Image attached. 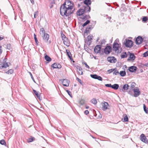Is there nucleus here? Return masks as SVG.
Instances as JSON below:
<instances>
[{"label": "nucleus", "mask_w": 148, "mask_h": 148, "mask_svg": "<svg viewBox=\"0 0 148 148\" xmlns=\"http://www.w3.org/2000/svg\"><path fill=\"white\" fill-rule=\"evenodd\" d=\"M74 4L69 0H66L64 3L60 8V14L62 16H69L72 13V9L73 8Z\"/></svg>", "instance_id": "f257e3e1"}, {"label": "nucleus", "mask_w": 148, "mask_h": 148, "mask_svg": "<svg viewBox=\"0 0 148 148\" xmlns=\"http://www.w3.org/2000/svg\"><path fill=\"white\" fill-rule=\"evenodd\" d=\"M119 40L116 39L114 41L113 45V50L117 52H119V49H120V45L117 42Z\"/></svg>", "instance_id": "f03ea898"}, {"label": "nucleus", "mask_w": 148, "mask_h": 148, "mask_svg": "<svg viewBox=\"0 0 148 148\" xmlns=\"http://www.w3.org/2000/svg\"><path fill=\"white\" fill-rule=\"evenodd\" d=\"M61 36L64 45L67 47L69 46L70 45V42L68 38L62 33H61Z\"/></svg>", "instance_id": "7ed1b4c3"}, {"label": "nucleus", "mask_w": 148, "mask_h": 148, "mask_svg": "<svg viewBox=\"0 0 148 148\" xmlns=\"http://www.w3.org/2000/svg\"><path fill=\"white\" fill-rule=\"evenodd\" d=\"M102 106L101 109L103 111H105L109 109V106L108 103L106 102H104L101 103Z\"/></svg>", "instance_id": "20e7f679"}, {"label": "nucleus", "mask_w": 148, "mask_h": 148, "mask_svg": "<svg viewBox=\"0 0 148 148\" xmlns=\"http://www.w3.org/2000/svg\"><path fill=\"white\" fill-rule=\"evenodd\" d=\"M92 39V36L89 35L88 36L87 39L85 41V44L84 45V47H85L86 45L89 46L90 44Z\"/></svg>", "instance_id": "39448f33"}, {"label": "nucleus", "mask_w": 148, "mask_h": 148, "mask_svg": "<svg viewBox=\"0 0 148 148\" xmlns=\"http://www.w3.org/2000/svg\"><path fill=\"white\" fill-rule=\"evenodd\" d=\"M60 82L62 83L64 86H68L69 85V81L67 79H65L62 80L60 79L59 80Z\"/></svg>", "instance_id": "423d86ee"}, {"label": "nucleus", "mask_w": 148, "mask_h": 148, "mask_svg": "<svg viewBox=\"0 0 148 148\" xmlns=\"http://www.w3.org/2000/svg\"><path fill=\"white\" fill-rule=\"evenodd\" d=\"M133 42L132 40H126L125 44L127 47H131L133 46Z\"/></svg>", "instance_id": "0eeeda50"}, {"label": "nucleus", "mask_w": 148, "mask_h": 148, "mask_svg": "<svg viewBox=\"0 0 148 148\" xmlns=\"http://www.w3.org/2000/svg\"><path fill=\"white\" fill-rule=\"evenodd\" d=\"M140 140L143 142L145 143H147L148 141L147 138L144 134H142L140 137Z\"/></svg>", "instance_id": "6e6552de"}, {"label": "nucleus", "mask_w": 148, "mask_h": 148, "mask_svg": "<svg viewBox=\"0 0 148 148\" xmlns=\"http://www.w3.org/2000/svg\"><path fill=\"white\" fill-rule=\"evenodd\" d=\"M129 87L128 84H125L124 85L123 87L120 86L119 89L122 91L124 92L128 89Z\"/></svg>", "instance_id": "1a4fd4ad"}, {"label": "nucleus", "mask_w": 148, "mask_h": 148, "mask_svg": "<svg viewBox=\"0 0 148 148\" xmlns=\"http://www.w3.org/2000/svg\"><path fill=\"white\" fill-rule=\"evenodd\" d=\"M133 90L134 93V97H137L140 95V91L138 88H137L134 89Z\"/></svg>", "instance_id": "9d476101"}, {"label": "nucleus", "mask_w": 148, "mask_h": 148, "mask_svg": "<svg viewBox=\"0 0 148 148\" xmlns=\"http://www.w3.org/2000/svg\"><path fill=\"white\" fill-rule=\"evenodd\" d=\"M107 59L108 62L111 63H115L116 61V59L114 57H108Z\"/></svg>", "instance_id": "9b49d317"}, {"label": "nucleus", "mask_w": 148, "mask_h": 148, "mask_svg": "<svg viewBox=\"0 0 148 148\" xmlns=\"http://www.w3.org/2000/svg\"><path fill=\"white\" fill-rule=\"evenodd\" d=\"M111 47L110 46L106 47L104 49V52L106 54H108L111 52Z\"/></svg>", "instance_id": "f8f14e48"}, {"label": "nucleus", "mask_w": 148, "mask_h": 148, "mask_svg": "<svg viewBox=\"0 0 148 148\" xmlns=\"http://www.w3.org/2000/svg\"><path fill=\"white\" fill-rule=\"evenodd\" d=\"M43 40L45 42H47L49 38V35L47 34L42 36Z\"/></svg>", "instance_id": "ddd939ff"}, {"label": "nucleus", "mask_w": 148, "mask_h": 148, "mask_svg": "<svg viewBox=\"0 0 148 148\" xmlns=\"http://www.w3.org/2000/svg\"><path fill=\"white\" fill-rule=\"evenodd\" d=\"M143 41L142 38L140 36H138L136 38L135 42L137 44H139L142 43Z\"/></svg>", "instance_id": "4468645a"}, {"label": "nucleus", "mask_w": 148, "mask_h": 148, "mask_svg": "<svg viewBox=\"0 0 148 148\" xmlns=\"http://www.w3.org/2000/svg\"><path fill=\"white\" fill-rule=\"evenodd\" d=\"M130 53V56L129 58H128L127 60H134L135 58V56H134V53Z\"/></svg>", "instance_id": "2eb2a0df"}, {"label": "nucleus", "mask_w": 148, "mask_h": 148, "mask_svg": "<svg viewBox=\"0 0 148 148\" xmlns=\"http://www.w3.org/2000/svg\"><path fill=\"white\" fill-rule=\"evenodd\" d=\"M51 66L53 68H58L60 69L62 67L61 65L59 63H54Z\"/></svg>", "instance_id": "dca6fc26"}, {"label": "nucleus", "mask_w": 148, "mask_h": 148, "mask_svg": "<svg viewBox=\"0 0 148 148\" xmlns=\"http://www.w3.org/2000/svg\"><path fill=\"white\" fill-rule=\"evenodd\" d=\"M101 49V46L100 45H97L94 48V50L96 53H98L100 51Z\"/></svg>", "instance_id": "f3484780"}, {"label": "nucleus", "mask_w": 148, "mask_h": 148, "mask_svg": "<svg viewBox=\"0 0 148 148\" xmlns=\"http://www.w3.org/2000/svg\"><path fill=\"white\" fill-rule=\"evenodd\" d=\"M9 65L7 62H5L0 64V69L6 68L8 67Z\"/></svg>", "instance_id": "a211bd4d"}, {"label": "nucleus", "mask_w": 148, "mask_h": 148, "mask_svg": "<svg viewBox=\"0 0 148 148\" xmlns=\"http://www.w3.org/2000/svg\"><path fill=\"white\" fill-rule=\"evenodd\" d=\"M84 12V9H79L77 12V14L78 16H80L83 14Z\"/></svg>", "instance_id": "6ab92c4d"}, {"label": "nucleus", "mask_w": 148, "mask_h": 148, "mask_svg": "<svg viewBox=\"0 0 148 148\" xmlns=\"http://www.w3.org/2000/svg\"><path fill=\"white\" fill-rule=\"evenodd\" d=\"M84 12H90V7L88 5H86L84 7Z\"/></svg>", "instance_id": "aec40b11"}, {"label": "nucleus", "mask_w": 148, "mask_h": 148, "mask_svg": "<svg viewBox=\"0 0 148 148\" xmlns=\"http://www.w3.org/2000/svg\"><path fill=\"white\" fill-rule=\"evenodd\" d=\"M77 71L78 73L81 75H83V72L82 71V68L79 66H77Z\"/></svg>", "instance_id": "412c9836"}, {"label": "nucleus", "mask_w": 148, "mask_h": 148, "mask_svg": "<svg viewBox=\"0 0 148 148\" xmlns=\"http://www.w3.org/2000/svg\"><path fill=\"white\" fill-rule=\"evenodd\" d=\"M66 52L67 55H68L69 58L71 60V61L73 60V59L72 58V56L69 50L66 49Z\"/></svg>", "instance_id": "4be33fe9"}, {"label": "nucleus", "mask_w": 148, "mask_h": 148, "mask_svg": "<svg viewBox=\"0 0 148 148\" xmlns=\"http://www.w3.org/2000/svg\"><path fill=\"white\" fill-rule=\"evenodd\" d=\"M136 70V67L134 66H132L129 68V71L131 72H135Z\"/></svg>", "instance_id": "5701e85b"}, {"label": "nucleus", "mask_w": 148, "mask_h": 148, "mask_svg": "<svg viewBox=\"0 0 148 148\" xmlns=\"http://www.w3.org/2000/svg\"><path fill=\"white\" fill-rule=\"evenodd\" d=\"M40 33L41 36L46 34L45 29L43 28H42L40 29Z\"/></svg>", "instance_id": "b1692460"}, {"label": "nucleus", "mask_w": 148, "mask_h": 148, "mask_svg": "<svg viewBox=\"0 0 148 148\" xmlns=\"http://www.w3.org/2000/svg\"><path fill=\"white\" fill-rule=\"evenodd\" d=\"M91 1L90 0H85L84 1V3L86 5H90L91 4Z\"/></svg>", "instance_id": "393cba45"}, {"label": "nucleus", "mask_w": 148, "mask_h": 148, "mask_svg": "<svg viewBox=\"0 0 148 148\" xmlns=\"http://www.w3.org/2000/svg\"><path fill=\"white\" fill-rule=\"evenodd\" d=\"M119 85L117 84H115L112 85V88L116 90L119 88Z\"/></svg>", "instance_id": "a878e982"}, {"label": "nucleus", "mask_w": 148, "mask_h": 148, "mask_svg": "<svg viewBox=\"0 0 148 148\" xmlns=\"http://www.w3.org/2000/svg\"><path fill=\"white\" fill-rule=\"evenodd\" d=\"M135 86V84L134 82H131L129 84V87L131 88H133Z\"/></svg>", "instance_id": "bb28decb"}, {"label": "nucleus", "mask_w": 148, "mask_h": 148, "mask_svg": "<svg viewBox=\"0 0 148 148\" xmlns=\"http://www.w3.org/2000/svg\"><path fill=\"white\" fill-rule=\"evenodd\" d=\"M45 57L46 60L48 62H50L51 60V58L47 55L45 56Z\"/></svg>", "instance_id": "cd10ccee"}, {"label": "nucleus", "mask_w": 148, "mask_h": 148, "mask_svg": "<svg viewBox=\"0 0 148 148\" xmlns=\"http://www.w3.org/2000/svg\"><path fill=\"white\" fill-rule=\"evenodd\" d=\"M85 100L83 99H81L79 101V103L81 105H82L85 103Z\"/></svg>", "instance_id": "c85d7f7f"}, {"label": "nucleus", "mask_w": 148, "mask_h": 148, "mask_svg": "<svg viewBox=\"0 0 148 148\" xmlns=\"http://www.w3.org/2000/svg\"><path fill=\"white\" fill-rule=\"evenodd\" d=\"M127 55L126 52H124L122 54L121 56V57L123 58H126L127 57Z\"/></svg>", "instance_id": "c756f323"}, {"label": "nucleus", "mask_w": 148, "mask_h": 148, "mask_svg": "<svg viewBox=\"0 0 148 148\" xmlns=\"http://www.w3.org/2000/svg\"><path fill=\"white\" fill-rule=\"evenodd\" d=\"M120 74L121 76H124L125 75L126 73L125 71H121L120 72Z\"/></svg>", "instance_id": "7c9ffc66"}, {"label": "nucleus", "mask_w": 148, "mask_h": 148, "mask_svg": "<svg viewBox=\"0 0 148 148\" xmlns=\"http://www.w3.org/2000/svg\"><path fill=\"white\" fill-rule=\"evenodd\" d=\"M7 49L9 50H11L12 49V46L10 44H8L7 45Z\"/></svg>", "instance_id": "2f4dec72"}, {"label": "nucleus", "mask_w": 148, "mask_h": 148, "mask_svg": "<svg viewBox=\"0 0 148 148\" xmlns=\"http://www.w3.org/2000/svg\"><path fill=\"white\" fill-rule=\"evenodd\" d=\"M144 110L147 114H148V108H146L145 104L143 105Z\"/></svg>", "instance_id": "473e14b6"}, {"label": "nucleus", "mask_w": 148, "mask_h": 148, "mask_svg": "<svg viewBox=\"0 0 148 148\" xmlns=\"http://www.w3.org/2000/svg\"><path fill=\"white\" fill-rule=\"evenodd\" d=\"M148 20V17L147 16H144L142 18V21L144 22H146Z\"/></svg>", "instance_id": "72a5a7b5"}, {"label": "nucleus", "mask_w": 148, "mask_h": 148, "mask_svg": "<svg viewBox=\"0 0 148 148\" xmlns=\"http://www.w3.org/2000/svg\"><path fill=\"white\" fill-rule=\"evenodd\" d=\"M33 91L35 93V95H36L38 98H39L40 95H39L38 92L34 90H33Z\"/></svg>", "instance_id": "f704fd0d"}, {"label": "nucleus", "mask_w": 148, "mask_h": 148, "mask_svg": "<svg viewBox=\"0 0 148 148\" xmlns=\"http://www.w3.org/2000/svg\"><path fill=\"white\" fill-rule=\"evenodd\" d=\"M128 121V118L126 115H125L124 117L123 121V122H126Z\"/></svg>", "instance_id": "c9c22d12"}, {"label": "nucleus", "mask_w": 148, "mask_h": 148, "mask_svg": "<svg viewBox=\"0 0 148 148\" xmlns=\"http://www.w3.org/2000/svg\"><path fill=\"white\" fill-rule=\"evenodd\" d=\"M34 38L36 45H38V42L36 38V35L35 34H34Z\"/></svg>", "instance_id": "e433bc0d"}, {"label": "nucleus", "mask_w": 148, "mask_h": 148, "mask_svg": "<svg viewBox=\"0 0 148 148\" xmlns=\"http://www.w3.org/2000/svg\"><path fill=\"white\" fill-rule=\"evenodd\" d=\"M90 76L92 78L95 79H97V77L98 76L96 74L95 75H91Z\"/></svg>", "instance_id": "4c0bfd02"}, {"label": "nucleus", "mask_w": 148, "mask_h": 148, "mask_svg": "<svg viewBox=\"0 0 148 148\" xmlns=\"http://www.w3.org/2000/svg\"><path fill=\"white\" fill-rule=\"evenodd\" d=\"M34 138L32 137V138H29L27 139V141L28 142H31L34 140Z\"/></svg>", "instance_id": "58836bf2"}, {"label": "nucleus", "mask_w": 148, "mask_h": 148, "mask_svg": "<svg viewBox=\"0 0 148 148\" xmlns=\"http://www.w3.org/2000/svg\"><path fill=\"white\" fill-rule=\"evenodd\" d=\"M90 22V21L88 20H87L86 22H85L83 25V27L85 26H86Z\"/></svg>", "instance_id": "ea45409f"}, {"label": "nucleus", "mask_w": 148, "mask_h": 148, "mask_svg": "<svg viewBox=\"0 0 148 148\" xmlns=\"http://www.w3.org/2000/svg\"><path fill=\"white\" fill-rule=\"evenodd\" d=\"M91 102L95 104H96L97 103V101L95 99H93L91 100Z\"/></svg>", "instance_id": "a19ab883"}, {"label": "nucleus", "mask_w": 148, "mask_h": 148, "mask_svg": "<svg viewBox=\"0 0 148 148\" xmlns=\"http://www.w3.org/2000/svg\"><path fill=\"white\" fill-rule=\"evenodd\" d=\"M38 11H36L34 13V18H36V17L38 16Z\"/></svg>", "instance_id": "79ce46f5"}, {"label": "nucleus", "mask_w": 148, "mask_h": 148, "mask_svg": "<svg viewBox=\"0 0 148 148\" xmlns=\"http://www.w3.org/2000/svg\"><path fill=\"white\" fill-rule=\"evenodd\" d=\"M13 70L12 69H10L7 72H6V73L8 74H11L13 73Z\"/></svg>", "instance_id": "37998d69"}, {"label": "nucleus", "mask_w": 148, "mask_h": 148, "mask_svg": "<svg viewBox=\"0 0 148 148\" xmlns=\"http://www.w3.org/2000/svg\"><path fill=\"white\" fill-rule=\"evenodd\" d=\"M0 143L2 145H4L6 144L5 141L3 140H0Z\"/></svg>", "instance_id": "c03bdc74"}, {"label": "nucleus", "mask_w": 148, "mask_h": 148, "mask_svg": "<svg viewBox=\"0 0 148 148\" xmlns=\"http://www.w3.org/2000/svg\"><path fill=\"white\" fill-rule=\"evenodd\" d=\"M90 27H88L85 30V32L86 33H88L89 30L90 29Z\"/></svg>", "instance_id": "a18cd8bd"}, {"label": "nucleus", "mask_w": 148, "mask_h": 148, "mask_svg": "<svg viewBox=\"0 0 148 148\" xmlns=\"http://www.w3.org/2000/svg\"><path fill=\"white\" fill-rule=\"evenodd\" d=\"M143 56L144 57L147 56H148V51L144 53L143 54Z\"/></svg>", "instance_id": "49530a36"}, {"label": "nucleus", "mask_w": 148, "mask_h": 148, "mask_svg": "<svg viewBox=\"0 0 148 148\" xmlns=\"http://www.w3.org/2000/svg\"><path fill=\"white\" fill-rule=\"evenodd\" d=\"M66 92H67L68 94L71 97H72V95L71 92V91H69L68 90H66Z\"/></svg>", "instance_id": "de8ad7c7"}, {"label": "nucleus", "mask_w": 148, "mask_h": 148, "mask_svg": "<svg viewBox=\"0 0 148 148\" xmlns=\"http://www.w3.org/2000/svg\"><path fill=\"white\" fill-rule=\"evenodd\" d=\"M106 41L104 39L101 40V42L100 44L102 45L103 44L105 43Z\"/></svg>", "instance_id": "09e8293b"}, {"label": "nucleus", "mask_w": 148, "mask_h": 148, "mask_svg": "<svg viewBox=\"0 0 148 148\" xmlns=\"http://www.w3.org/2000/svg\"><path fill=\"white\" fill-rule=\"evenodd\" d=\"M119 73V72L117 70H115L113 72V74L115 75H117Z\"/></svg>", "instance_id": "8fccbe9b"}, {"label": "nucleus", "mask_w": 148, "mask_h": 148, "mask_svg": "<svg viewBox=\"0 0 148 148\" xmlns=\"http://www.w3.org/2000/svg\"><path fill=\"white\" fill-rule=\"evenodd\" d=\"M28 73H29V74H30V76H31V77L32 78V79L34 81V78L32 76V73L30 72H29L28 71Z\"/></svg>", "instance_id": "3c124183"}, {"label": "nucleus", "mask_w": 148, "mask_h": 148, "mask_svg": "<svg viewBox=\"0 0 148 148\" xmlns=\"http://www.w3.org/2000/svg\"><path fill=\"white\" fill-rule=\"evenodd\" d=\"M106 87L112 88V85L111 84H105Z\"/></svg>", "instance_id": "603ef678"}, {"label": "nucleus", "mask_w": 148, "mask_h": 148, "mask_svg": "<svg viewBox=\"0 0 148 148\" xmlns=\"http://www.w3.org/2000/svg\"><path fill=\"white\" fill-rule=\"evenodd\" d=\"M83 64L85 65V66L88 69H89L90 68V67H89V66L87 64V63L86 62H83Z\"/></svg>", "instance_id": "864d4df0"}, {"label": "nucleus", "mask_w": 148, "mask_h": 148, "mask_svg": "<svg viewBox=\"0 0 148 148\" xmlns=\"http://www.w3.org/2000/svg\"><path fill=\"white\" fill-rule=\"evenodd\" d=\"M97 78V79H98V80H99V81H102V77L100 76H98Z\"/></svg>", "instance_id": "5fc2aeb1"}, {"label": "nucleus", "mask_w": 148, "mask_h": 148, "mask_svg": "<svg viewBox=\"0 0 148 148\" xmlns=\"http://www.w3.org/2000/svg\"><path fill=\"white\" fill-rule=\"evenodd\" d=\"M84 113L85 114H87L89 113V111L88 110H86L84 112Z\"/></svg>", "instance_id": "6e6d98bb"}, {"label": "nucleus", "mask_w": 148, "mask_h": 148, "mask_svg": "<svg viewBox=\"0 0 148 148\" xmlns=\"http://www.w3.org/2000/svg\"><path fill=\"white\" fill-rule=\"evenodd\" d=\"M114 71V70L113 69H111L110 70H108V71L109 72V73H111V72H112L113 71Z\"/></svg>", "instance_id": "4d7b16f0"}, {"label": "nucleus", "mask_w": 148, "mask_h": 148, "mask_svg": "<svg viewBox=\"0 0 148 148\" xmlns=\"http://www.w3.org/2000/svg\"><path fill=\"white\" fill-rule=\"evenodd\" d=\"M77 80L81 84V80L80 79H79L78 77L77 78Z\"/></svg>", "instance_id": "13d9d810"}, {"label": "nucleus", "mask_w": 148, "mask_h": 148, "mask_svg": "<svg viewBox=\"0 0 148 148\" xmlns=\"http://www.w3.org/2000/svg\"><path fill=\"white\" fill-rule=\"evenodd\" d=\"M4 38L3 37H0V40H3Z\"/></svg>", "instance_id": "bf43d9fd"}, {"label": "nucleus", "mask_w": 148, "mask_h": 148, "mask_svg": "<svg viewBox=\"0 0 148 148\" xmlns=\"http://www.w3.org/2000/svg\"><path fill=\"white\" fill-rule=\"evenodd\" d=\"M30 1L32 3H34V2L33 0H30Z\"/></svg>", "instance_id": "052dcab7"}, {"label": "nucleus", "mask_w": 148, "mask_h": 148, "mask_svg": "<svg viewBox=\"0 0 148 148\" xmlns=\"http://www.w3.org/2000/svg\"><path fill=\"white\" fill-rule=\"evenodd\" d=\"M128 93L130 94V95H132V94L131 93V92H130V90L128 92Z\"/></svg>", "instance_id": "680f3d73"}, {"label": "nucleus", "mask_w": 148, "mask_h": 148, "mask_svg": "<svg viewBox=\"0 0 148 148\" xmlns=\"http://www.w3.org/2000/svg\"><path fill=\"white\" fill-rule=\"evenodd\" d=\"M89 106H86V109H88L89 108Z\"/></svg>", "instance_id": "e2e57ef3"}, {"label": "nucleus", "mask_w": 148, "mask_h": 148, "mask_svg": "<svg viewBox=\"0 0 148 148\" xmlns=\"http://www.w3.org/2000/svg\"><path fill=\"white\" fill-rule=\"evenodd\" d=\"M111 17H109V19H111Z\"/></svg>", "instance_id": "0e129e2a"}, {"label": "nucleus", "mask_w": 148, "mask_h": 148, "mask_svg": "<svg viewBox=\"0 0 148 148\" xmlns=\"http://www.w3.org/2000/svg\"><path fill=\"white\" fill-rule=\"evenodd\" d=\"M99 39H98L97 40V41H98V40H99Z\"/></svg>", "instance_id": "69168bd1"}]
</instances>
